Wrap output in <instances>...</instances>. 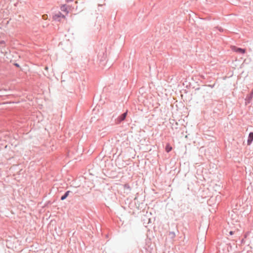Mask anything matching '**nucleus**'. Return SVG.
I'll return each mask as SVG.
<instances>
[{
    "label": "nucleus",
    "mask_w": 253,
    "mask_h": 253,
    "mask_svg": "<svg viewBox=\"0 0 253 253\" xmlns=\"http://www.w3.org/2000/svg\"><path fill=\"white\" fill-rule=\"evenodd\" d=\"M65 16L62 14L61 12H58L55 13L52 17L54 20L60 21L61 18H65Z\"/></svg>",
    "instance_id": "obj_1"
},
{
    "label": "nucleus",
    "mask_w": 253,
    "mask_h": 253,
    "mask_svg": "<svg viewBox=\"0 0 253 253\" xmlns=\"http://www.w3.org/2000/svg\"><path fill=\"white\" fill-rule=\"evenodd\" d=\"M42 18L43 20H47L48 19V16L47 14H44L42 16Z\"/></svg>",
    "instance_id": "obj_8"
},
{
    "label": "nucleus",
    "mask_w": 253,
    "mask_h": 253,
    "mask_svg": "<svg viewBox=\"0 0 253 253\" xmlns=\"http://www.w3.org/2000/svg\"><path fill=\"white\" fill-rule=\"evenodd\" d=\"M126 115H127V112L124 113V114H123L121 116H120L118 118V121L119 122H121L124 121L125 119V118L126 116Z\"/></svg>",
    "instance_id": "obj_3"
},
{
    "label": "nucleus",
    "mask_w": 253,
    "mask_h": 253,
    "mask_svg": "<svg viewBox=\"0 0 253 253\" xmlns=\"http://www.w3.org/2000/svg\"><path fill=\"white\" fill-rule=\"evenodd\" d=\"M60 9L62 11L64 12L66 14L69 12V6L66 4L61 5Z\"/></svg>",
    "instance_id": "obj_2"
},
{
    "label": "nucleus",
    "mask_w": 253,
    "mask_h": 253,
    "mask_svg": "<svg viewBox=\"0 0 253 253\" xmlns=\"http://www.w3.org/2000/svg\"><path fill=\"white\" fill-rule=\"evenodd\" d=\"M74 1V0H66V1L67 2H71V1Z\"/></svg>",
    "instance_id": "obj_10"
},
{
    "label": "nucleus",
    "mask_w": 253,
    "mask_h": 253,
    "mask_svg": "<svg viewBox=\"0 0 253 253\" xmlns=\"http://www.w3.org/2000/svg\"><path fill=\"white\" fill-rule=\"evenodd\" d=\"M229 234H230L231 235H233V231H230V232H229Z\"/></svg>",
    "instance_id": "obj_11"
},
{
    "label": "nucleus",
    "mask_w": 253,
    "mask_h": 253,
    "mask_svg": "<svg viewBox=\"0 0 253 253\" xmlns=\"http://www.w3.org/2000/svg\"><path fill=\"white\" fill-rule=\"evenodd\" d=\"M45 70H48V67H45Z\"/></svg>",
    "instance_id": "obj_12"
},
{
    "label": "nucleus",
    "mask_w": 253,
    "mask_h": 253,
    "mask_svg": "<svg viewBox=\"0 0 253 253\" xmlns=\"http://www.w3.org/2000/svg\"><path fill=\"white\" fill-rule=\"evenodd\" d=\"M172 147L169 145V144H167L166 147V151L167 152L169 153L172 150Z\"/></svg>",
    "instance_id": "obj_6"
},
{
    "label": "nucleus",
    "mask_w": 253,
    "mask_h": 253,
    "mask_svg": "<svg viewBox=\"0 0 253 253\" xmlns=\"http://www.w3.org/2000/svg\"><path fill=\"white\" fill-rule=\"evenodd\" d=\"M69 193H70L69 191H67L65 193V194L63 196L61 197V200H65L68 197V196L69 195Z\"/></svg>",
    "instance_id": "obj_7"
},
{
    "label": "nucleus",
    "mask_w": 253,
    "mask_h": 253,
    "mask_svg": "<svg viewBox=\"0 0 253 253\" xmlns=\"http://www.w3.org/2000/svg\"><path fill=\"white\" fill-rule=\"evenodd\" d=\"M234 51H235L237 52L241 53H245L246 52V50L245 49H242L241 48H236L234 47Z\"/></svg>",
    "instance_id": "obj_5"
},
{
    "label": "nucleus",
    "mask_w": 253,
    "mask_h": 253,
    "mask_svg": "<svg viewBox=\"0 0 253 253\" xmlns=\"http://www.w3.org/2000/svg\"><path fill=\"white\" fill-rule=\"evenodd\" d=\"M253 140V132H251L249 134L248 139V144L249 145L251 144L252 141Z\"/></svg>",
    "instance_id": "obj_4"
},
{
    "label": "nucleus",
    "mask_w": 253,
    "mask_h": 253,
    "mask_svg": "<svg viewBox=\"0 0 253 253\" xmlns=\"http://www.w3.org/2000/svg\"><path fill=\"white\" fill-rule=\"evenodd\" d=\"M0 44H5V42L3 40H1L0 41Z\"/></svg>",
    "instance_id": "obj_9"
}]
</instances>
